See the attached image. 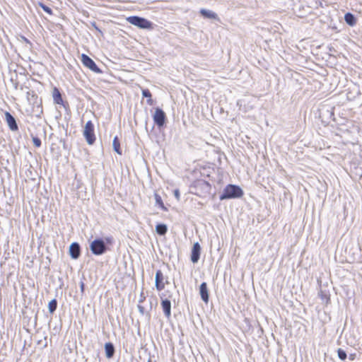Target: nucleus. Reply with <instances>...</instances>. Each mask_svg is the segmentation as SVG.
<instances>
[{
	"mask_svg": "<svg viewBox=\"0 0 362 362\" xmlns=\"http://www.w3.org/2000/svg\"><path fill=\"white\" fill-rule=\"evenodd\" d=\"M243 195V191L239 186L228 185L224 188L220 198L221 199H235L240 198Z\"/></svg>",
	"mask_w": 362,
	"mask_h": 362,
	"instance_id": "1",
	"label": "nucleus"
},
{
	"mask_svg": "<svg viewBox=\"0 0 362 362\" xmlns=\"http://www.w3.org/2000/svg\"><path fill=\"white\" fill-rule=\"evenodd\" d=\"M83 134L89 145H93L95 143L96 137L94 124L92 121L90 120L86 123Z\"/></svg>",
	"mask_w": 362,
	"mask_h": 362,
	"instance_id": "2",
	"label": "nucleus"
},
{
	"mask_svg": "<svg viewBox=\"0 0 362 362\" xmlns=\"http://www.w3.org/2000/svg\"><path fill=\"white\" fill-rule=\"evenodd\" d=\"M127 21L139 27V28L143 29H151L152 28V23L146 20V18L139 17V16H129L127 18Z\"/></svg>",
	"mask_w": 362,
	"mask_h": 362,
	"instance_id": "3",
	"label": "nucleus"
},
{
	"mask_svg": "<svg viewBox=\"0 0 362 362\" xmlns=\"http://www.w3.org/2000/svg\"><path fill=\"white\" fill-rule=\"evenodd\" d=\"M81 61L84 66L89 69L92 71L99 74L101 73V70L96 65L95 62L86 54H82L81 56Z\"/></svg>",
	"mask_w": 362,
	"mask_h": 362,
	"instance_id": "4",
	"label": "nucleus"
},
{
	"mask_svg": "<svg viewBox=\"0 0 362 362\" xmlns=\"http://www.w3.org/2000/svg\"><path fill=\"white\" fill-rule=\"evenodd\" d=\"M90 250L94 255H102L106 250L104 241L102 240H93L90 244Z\"/></svg>",
	"mask_w": 362,
	"mask_h": 362,
	"instance_id": "5",
	"label": "nucleus"
},
{
	"mask_svg": "<svg viewBox=\"0 0 362 362\" xmlns=\"http://www.w3.org/2000/svg\"><path fill=\"white\" fill-rule=\"evenodd\" d=\"M165 112L160 108H156L154 115L153 116V121L155 124L160 127H163L165 122Z\"/></svg>",
	"mask_w": 362,
	"mask_h": 362,
	"instance_id": "6",
	"label": "nucleus"
},
{
	"mask_svg": "<svg viewBox=\"0 0 362 362\" xmlns=\"http://www.w3.org/2000/svg\"><path fill=\"white\" fill-rule=\"evenodd\" d=\"M164 276L160 270H158L156 273V288L158 291H161L164 289L165 284L168 281H165Z\"/></svg>",
	"mask_w": 362,
	"mask_h": 362,
	"instance_id": "7",
	"label": "nucleus"
},
{
	"mask_svg": "<svg viewBox=\"0 0 362 362\" xmlns=\"http://www.w3.org/2000/svg\"><path fill=\"white\" fill-rule=\"evenodd\" d=\"M201 252V247L199 243H195L193 245L192 252H191V260L193 263H196L199 259Z\"/></svg>",
	"mask_w": 362,
	"mask_h": 362,
	"instance_id": "8",
	"label": "nucleus"
},
{
	"mask_svg": "<svg viewBox=\"0 0 362 362\" xmlns=\"http://www.w3.org/2000/svg\"><path fill=\"white\" fill-rule=\"evenodd\" d=\"M5 117L7 124L8 125L9 128L12 131H17L18 127L16 124L15 118L8 112H6L5 113Z\"/></svg>",
	"mask_w": 362,
	"mask_h": 362,
	"instance_id": "9",
	"label": "nucleus"
},
{
	"mask_svg": "<svg viewBox=\"0 0 362 362\" xmlns=\"http://www.w3.org/2000/svg\"><path fill=\"white\" fill-rule=\"evenodd\" d=\"M69 253L73 259H78L81 254L80 246L77 243H73L69 247Z\"/></svg>",
	"mask_w": 362,
	"mask_h": 362,
	"instance_id": "10",
	"label": "nucleus"
},
{
	"mask_svg": "<svg viewBox=\"0 0 362 362\" xmlns=\"http://www.w3.org/2000/svg\"><path fill=\"white\" fill-rule=\"evenodd\" d=\"M199 293L202 299L205 303H208L209 301V293H208V288H207V284L206 282H203L200 285L199 288Z\"/></svg>",
	"mask_w": 362,
	"mask_h": 362,
	"instance_id": "11",
	"label": "nucleus"
},
{
	"mask_svg": "<svg viewBox=\"0 0 362 362\" xmlns=\"http://www.w3.org/2000/svg\"><path fill=\"white\" fill-rule=\"evenodd\" d=\"M161 306L163 310L165 313V315L169 317L171 315V303L170 301L168 299L163 300L161 302Z\"/></svg>",
	"mask_w": 362,
	"mask_h": 362,
	"instance_id": "12",
	"label": "nucleus"
},
{
	"mask_svg": "<svg viewBox=\"0 0 362 362\" xmlns=\"http://www.w3.org/2000/svg\"><path fill=\"white\" fill-rule=\"evenodd\" d=\"M199 13L204 18L219 20L218 15L211 11L202 8Z\"/></svg>",
	"mask_w": 362,
	"mask_h": 362,
	"instance_id": "13",
	"label": "nucleus"
},
{
	"mask_svg": "<svg viewBox=\"0 0 362 362\" xmlns=\"http://www.w3.org/2000/svg\"><path fill=\"white\" fill-rule=\"evenodd\" d=\"M52 97L54 103L62 105L63 103V99L59 90L57 88H54L52 92Z\"/></svg>",
	"mask_w": 362,
	"mask_h": 362,
	"instance_id": "14",
	"label": "nucleus"
},
{
	"mask_svg": "<svg viewBox=\"0 0 362 362\" xmlns=\"http://www.w3.org/2000/svg\"><path fill=\"white\" fill-rule=\"evenodd\" d=\"M344 20L346 23L350 26H354L356 24V19L351 13H346L344 15Z\"/></svg>",
	"mask_w": 362,
	"mask_h": 362,
	"instance_id": "15",
	"label": "nucleus"
},
{
	"mask_svg": "<svg viewBox=\"0 0 362 362\" xmlns=\"http://www.w3.org/2000/svg\"><path fill=\"white\" fill-rule=\"evenodd\" d=\"M105 354L107 358H112L115 354V348L112 343H106L105 345Z\"/></svg>",
	"mask_w": 362,
	"mask_h": 362,
	"instance_id": "16",
	"label": "nucleus"
},
{
	"mask_svg": "<svg viewBox=\"0 0 362 362\" xmlns=\"http://www.w3.org/2000/svg\"><path fill=\"white\" fill-rule=\"evenodd\" d=\"M168 228L165 224H158L156 226V231L158 235H163L167 233Z\"/></svg>",
	"mask_w": 362,
	"mask_h": 362,
	"instance_id": "17",
	"label": "nucleus"
},
{
	"mask_svg": "<svg viewBox=\"0 0 362 362\" xmlns=\"http://www.w3.org/2000/svg\"><path fill=\"white\" fill-rule=\"evenodd\" d=\"M142 95L144 97L147 98V103L150 105H152L153 103V99H152V95L151 93L148 89H144L142 90Z\"/></svg>",
	"mask_w": 362,
	"mask_h": 362,
	"instance_id": "18",
	"label": "nucleus"
},
{
	"mask_svg": "<svg viewBox=\"0 0 362 362\" xmlns=\"http://www.w3.org/2000/svg\"><path fill=\"white\" fill-rule=\"evenodd\" d=\"M114 150L119 154L122 155V150L120 147V143L117 138V136H115L113 139L112 142Z\"/></svg>",
	"mask_w": 362,
	"mask_h": 362,
	"instance_id": "19",
	"label": "nucleus"
},
{
	"mask_svg": "<svg viewBox=\"0 0 362 362\" xmlns=\"http://www.w3.org/2000/svg\"><path fill=\"white\" fill-rule=\"evenodd\" d=\"M57 307V302L55 299L52 300L48 305L49 310L51 313H53Z\"/></svg>",
	"mask_w": 362,
	"mask_h": 362,
	"instance_id": "20",
	"label": "nucleus"
},
{
	"mask_svg": "<svg viewBox=\"0 0 362 362\" xmlns=\"http://www.w3.org/2000/svg\"><path fill=\"white\" fill-rule=\"evenodd\" d=\"M337 354L339 358L342 361H344L346 358V353L341 349H339L337 350Z\"/></svg>",
	"mask_w": 362,
	"mask_h": 362,
	"instance_id": "21",
	"label": "nucleus"
},
{
	"mask_svg": "<svg viewBox=\"0 0 362 362\" xmlns=\"http://www.w3.org/2000/svg\"><path fill=\"white\" fill-rule=\"evenodd\" d=\"M38 4L44 10L45 12L49 15L52 14V10L49 7H48L47 6L45 5L43 3L41 2H40Z\"/></svg>",
	"mask_w": 362,
	"mask_h": 362,
	"instance_id": "22",
	"label": "nucleus"
},
{
	"mask_svg": "<svg viewBox=\"0 0 362 362\" xmlns=\"http://www.w3.org/2000/svg\"><path fill=\"white\" fill-rule=\"evenodd\" d=\"M33 142L35 147L39 148L41 146V140L37 137L33 138Z\"/></svg>",
	"mask_w": 362,
	"mask_h": 362,
	"instance_id": "23",
	"label": "nucleus"
},
{
	"mask_svg": "<svg viewBox=\"0 0 362 362\" xmlns=\"http://www.w3.org/2000/svg\"><path fill=\"white\" fill-rule=\"evenodd\" d=\"M156 201L157 204H163L162 199L160 196L156 194Z\"/></svg>",
	"mask_w": 362,
	"mask_h": 362,
	"instance_id": "24",
	"label": "nucleus"
},
{
	"mask_svg": "<svg viewBox=\"0 0 362 362\" xmlns=\"http://www.w3.org/2000/svg\"><path fill=\"white\" fill-rule=\"evenodd\" d=\"M356 357V354H351L349 355L350 360H354Z\"/></svg>",
	"mask_w": 362,
	"mask_h": 362,
	"instance_id": "25",
	"label": "nucleus"
},
{
	"mask_svg": "<svg viewBox=\"0 0 362 362\" xmlns=\"http://www.w3.org/2000/svg\"><path fill=\"white\" fill-rule=\"evenodd\" d=\"M161 206H162V209H163V210H167V209H166V207L165 206V205H161Z\"/></svg>",
	"mask_w": 362,
	"mask_h": 362,
	"instance_id": "26",
	"label": "nucleus"
},
{
	"mask_svg": "<svg viewBox=\"0 0 362 362\" xmlns=\"http://www.w3.org/2000/svg\"><path fill=\"white\" fill-rule=\"evenodd\" d=\"M175 195L177 196L178 195V192L176 190L175 191Z\"/></svg>",
	"mask_w": 362,
	"mask_h": 362,
	"instance_id": "27",
	"label": "nucleus"
}]
</instances>
